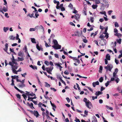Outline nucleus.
<instances>
[{"mask_svg": "<svg viewBox=\"0 0 122 122\" xmlns=\"http://www.w3.org/2000/svg\"><path fill=\"white\" fill-rule=\"evenodd\" d=\"M83 101L85 102L86 106L88 108L91 109L93 107V106L92 103L89 100H87L86 98H84Z\"/></svg>", "mask_w": 122, "mask_h": 122, "instance_id": "1", "label": "nucleus"}, {"mask_svg": "<svg viewBox=\"0 0 122 122\" xmlns=\"http://www.w3.org/2000/svg\"><path fill=\"white\" fill-rule=\"evenodd\" d=\"M113 66L112 64H108L107 66L105 67V68L107 70V71L109 70L110 71H111L112 69L113 68Z\"/></svg>", "mask_w": 122, "mask_h": 122, "instance_id": "2", "label": "nucleus"}, {"mask_svg": "<svg viewBox=\"0 0 122 122\" xmlns=\"http://www.w3.org/2000/svg\"><path fill=\"white\" fill-rule=\"evenodd\" d=\"M53 69V67H52V69H51L49 68H46L45 70L48 73L51 74V73L50 71H51Z\"/></svg>", "mask_w": 122, "mask_h": 122, "instance_id": "3", "label": "nucleus"}, {"mask_svg": "<svg viewBox=\"0 0 122 122\" xmlns=\"http://www.w3.org/2000/svg\"><path fill=\"white\" fill-rule=\"evenodd\" d=\"M26 105L32 109H33V108L34 109V108L33 106V104L32 103H31L30 104L29 102H28L27 103Z\"/></svg>", "mask_w": 122, "mask_h": 122, "instance_id": "4", "label": "nucleus"}, {"mask_svg": "<svg viewBox=\"0 0 122 122\" xmlns=\"http://www.w3.org/2000/svg\"><path fill=\"white\" fill-rule=\"evenodd\" d=\"M36 48L39 51H43V48L41 47H40L38 45V44H37L36 45Z\"/></svg>", "mask_w": 122, "mask_h": 122, "instance_id": "5", "label": "nucleus"}, {"mask_svg": "<svg viewBox=\"0 0 122 122\" xmlns=\"http://www.w3.org/2000/svg\"><path fill=\"white\" fill-rule=\"evenodd\" d=\"M92 85L94 87H95L96 85H98L99 84V82L98 81H97L95 82H93L92 83Z\"/></svg>", "mask_w": 122, "mask_h": 122, "instance_id": "6", "label": "nucleus"}, {"mask_svg": "<svg viewBox=\"0 0 122 122\" xmlns=\"http://www.w3.org/2000/svg\"><path fill=\"white\" fill-rule=\"evenodd\" d=\"M5 49H4V51H6V52L8 54H10L9 53L7 52V50L8 46V45L7 43H6L5 44Z\"/></svg>", "mask_w": 122, "mask_h": 122, "instance_id": "7", "label": "nucleus"}, {"mask_svg": "<svg viewBox=\"0 0 122 122\" xmlns=\"http://www.w3.org/2000/svg\"><path fill=\"white\" fill-rule=\"evenodd\" d=\"M102 94V92L100 91H98L96 92L95 93V94L97 96H98L99 95Z\"/></svg>", "mask_w": 122, "mask_h": 122, "instance_id": "8", "label": "nucleus"}, {"mask_svg": "<svg viewBox=\"0 0 122 122\" xmlns=\"http://www.w3.org/2000/svg\"><path fill=\"white\" fill-rule=\"evenodd\" d=\"M80 16L78 14H76V15H75V19L76 20L79 21L78 19L80 18Z\"/></svg>", "mask_w": 122, "mask_h": 122, "instance_id": "9", "label": "nucleus"}, {"mask_svg": "<svg viewBox=\"0 0 122 122\" xmlns=\"http://www.w3.org/2000/svg\"><path fill=\"white\" fill-rule=\"evenodd\" d=\"M106 59L108 60H110V56L109 55V54H107L106 56Z\"/></svg>", "mask_w": 122, "mask_h": 122, "instance_id": "10", "label": "nucleus"}, {"mask_svg": "<svg viewBox=\"0 0 122 122\" xmlns=\"http://www.w3.org/2000/svg\"><path fill=\"white\" fill-rule=\"evenodd\" d=\"M34 114H33L36 117H37L39 115V114L38 112L37 111H34Z\"/></svg>", "mask_w": 122, "mask_h": 122, "instance_id": "11", "label": "nucleus"}, {"mask_svg": "<svg viewBox=\"0 0 122 122\" xmlns=\"http://www.w3.org/2000/svg\"><path fill=\"white\" fill-rule=\"evenodd\" d=\"M29 66L33 69H37V67L35 66H33L32 65H30Z\"/></svg>", "mask_w": 122, "mask_h": 122, "instance_id": "12", "label": "nucleus"}, {"mask_svg": "<svg viewBox=\"0 0 122 122\" xmlns=\"http://www.w3.org/2000/svg\"><path fill=\"white\" fill-rule=\"evenodd\" d=\"M10 40H14L15 39V37L13 36V35H11L9 38Z\"/></svg>", "mask_w": 122, "mask_h": 122, "instance_id": "13", "label": "nucleus"}, {"mask_svg": "<svg viewBox=\"0 0 122 122\" xmlns=\"http://www.w3.org/2000/svg\"><path fill=\"white\" fill-rule=\"evenodd\" d=\"M36 98V97L35 96L33 97H28V98L27 100L30 101V100H33L34 99H35Z\"/></svg>", "mask_w": 122, "mask_h": 122, "instance_id": "14", "label": "nucleus"}, {"mask_svg": "<svg viewBox=\"0 0 122 122\" xmlns=\"http://www.w3.org/2000/svg\"><path fill=\"white\" fill-rule=\"evenodd\" d=\"M115 35L118 37L119 38L121 37L122 36V35L120 33H117L115 34Z\"/></svg>", "mask_w": 122, "mask_h": 122, "instance_id": "15", "label": "nucleus"}, {"mask_svg": "<svg viewBox=\"0 0 122 122\" xmlns=\"http://www.w3.org/2000/svg\"><path fill=\"white\" fill-rule=\"evenodd\" d=\"M56 8L57 9H60V7H59V5L60 4L59 2L58 1H57V3H56Z\"/></svg>", "mask_w": 122, "mask_h": 122, "instance_id": "16", "label": "nucleus"}, {"mask_svg": "<svg viewBox=\"0 0 122 122\" xmlns=\"http://www.w3.org/2000/svg\"><path fill=\"white\" fill-rule=\"evenodd\" d=\"M9 28L8 27H4L3 28L4 31L5 32H6L7 31L9 30Z\"/></svg>", "mask_w": 122, "mask_h": 122, "instance_id": "17", "label": "nucleus"}, {"mask_svg": "<svg viewBox=\"0 0 122 122\" xmlns=\"http://www.w3.org/2000/svg\"><path fill=\"white\" fill-rule=\"evenodd\" d=\"M31 41L33 43H36V40L34 38H31Z\"/></svg>", "mask_w": 122, "mask_h": 122, "instance_id": "18", "label": "nucleus"}, {"mask_svg": "<svg viewBox=\"0 0 122 122\" xmlns=\"http://www.w3.org/2000/svg\"><path fill=\"white\" fill-rule=\"evenodd\" d=\"M12 71L15 74H17V71L15 69H14L13 68H12Z\"/></svg>", "mask_w": 122, "mask_h": 122, "instance_id": "19", "label": "nucleus"}, {"mask_svg": "<svg viewBox=\"0 0 122 122\" xmlns=\"http://www.w3.org/2000/svg\"><path fill=\"white\" fill-rule=\"evenodd\" d=\"M6 6L7 8V5H6ZM7 10L8 9L7 8H6L4 6L3 7L2 10H3V11H4V12H5L7 11Z\"/></svg>", "mask_w": 122, "mask_h": 122, "instance_id": "20", "label": "nucleus"}, {"mask_svg": "<svg viewBox=\"0 0 122 122\" xmlns=\"http://www.w3.org/2000/svg\"><path fill=\"white\" fill-rule=\"evenodd\" d=\"M53 41L55 45H58V42L56 40H53Z\"/></svg>", "mask_w": 122, "mask_h": 122, "instance_id": "21", "label": "nucleus"}, {"mask_svg": "<svg viewBox=\"0 0 122 122\" xmlns=\"http://www.w3.org/2000/svg\"><path fill=\"white\" fill-rule=\"evenodd\" d=\"M45 87H50V84H48L47 82H45Z\"/></svg>", "mask_w": 122, "mask_h": 122, "instance_id": "22", "label": "nucleus"}, {"mask_svg": "<svg viewBox=\"0 0 122 122\" xmlns=\"http://www.w3.org/2000/svg\"><path fill=\"white\" fill-rule=\"evenodd\" d=\"M92 8L95 9H96L97 7V5H93L92 6Z\"/></svg>", "mask_w": 122, "mask_h": 122, "instance_id": "23", "label": "nucleus"}, {"mask_svg": "<svg viewBox=\"0 0 122 122\" xmlns=\"http://www.w3.org/2000/svg\"><path fill=\"white\" fill-rule=\"evenodd\" d=\"M105 37V36L102 34L99 37V38H101L102 40H104V38Z\"/></svg>", "mask_w": 122, "mask_h": 122, "instance_id": "24", "label": "nucleus"}, {"mask_svg": "<svg viewBox=\"0 0 122 122\" xmlns=\"http://www.w3.org/2000/svg\"><path fill=\"white\" fill-rule=\"evenodd\" d=\"M25 86V85L24 84H19V87H20L21 88H23V87H24Z\"/></svg>", "mask_w": 122, "mask_h": 122, "instance_id": "25", "label": "nucleus"}, {"mask_svg": "<svg viewBox=\"0 0 122 122\" xmlns=\"http://www.w3.org/2000/svg\"><path fill=\"white\" fill-rule=\"evenodd\" d=\"M122 39H121L120 38L119 39H117V42L119 44L121 43Z\"/></svg>", "mask_w": 122, "mask_h": 122, "instance_id": "26", "label": "nucleus"}, {"mask_svg": "<svg viewBox=\"0 0 122 122\" xmlns=\"http://www.w3.org/2000/svg\"><path fill=\"white\" fill-rule=\"evenodd\" d=\"M18 56H19L22 57L23 56V54L21 51H20L18 53Z\"/></svg>", "mask_w": 122, "mask_h": 122, "instance_id": "27", "label": "nucleus"}, {"mask_svg": "<svg viewBox=\"0 0 122 122\" xmlns=\"http://www.w3.org/2000/svg\"><path fill=\"white\" fill-rule=\"evenodd\" d=\"M25 94L28 96V97H30V92L27 91H25Z\"/></svg>", "mask_w": 122, "mask_h": 122, "instance_id": "28", "label": "nucleus"}, {"mask_svg": "<svg viewBox=\"0 0 122 122\" xmlns=\"http://www.w3.org/2000/svg\"><path fill=\"white\" fill-rule=\"evenodd\" d=\"M50 102L51 105L53 107H55V108H56V106L54 104H53L51 101H50Z\"/></svg>", "mask_w": 122, "mask_h": 122, "instance_id": "29", "label": "nucleus"}, {"mask_svg": "<svg viewBox=\"0 0 122 122\" xmlns=\"http://www.w3.org/2000/svg\"><path fill=\"white\" fill-rule=\"evenodd\" d=\"M95 2L96 4H98L100 3V2L99 0H95Z\"/></svg>", "mask_w": 122, "mask_h": 122, "instance_id": "30", "label": "nucleus"}, {"mask_svg": "<svg viewBox=\"0 0 122 122\" xmlns=\"http://www.w3.org/2000/svg\"><path fill=\"white\" fill-rule=\"evenodd\" d=\"M94 18L93 17H91L90 18V20L91 21V22L92 23H93L94 22Z\"/></svg>", "mask_w": 122, "mask_h": 122, "instance_id": "31", "label": "nucleus"}, {"mask_svg": "<svg viewBox=\"0 0 122 122\" xmlns=\"http://www.w3.org/2000/svg\"><path fill=\"white\" fill-rule=\"evenodd\" d=\"M100 13L101 14H104V15H105L106 16V17H107V16L106 14V12L105 11H104L103 12H100Z\"/></svg>", "mask_w": 122, "mask_h": 122, "instance_id": "32", "label": "nucleus"}, {"mask_svg": "<svg viewBox=\"0 0 122 122\" xmlns=\"http://www.w3.org/2000/svg\"><path fill=\"white\" fill-rule=\"evenodd\" d=\"M75 60H76V62H78L79 64H80V61L79 60L77 59L76 58V57H75Z\"/></svg>", "mask_w": 122, "mask_h": 122, "instance_id": "33", "label": "nucleus"}, {"mask_svg": "<svg viewBox=\"0 0 122 122\" xmlns=\"http://www.w3.org/2000/svg\"><path fill=\"white\" fill-rule=\"evenodd\" d=\"M69 7L71 9H73V5L71 3H70L68 5Z\"/></svg>", "mask_w": 122, "mask_h": 122, "instance_id": "34", "label": "nucleus"}, {"mask_svg": "<svg viewBox=\"0 0 122 122\" xmlns=\"http://www.w3.org/2000/svg\"><path fill=\"white\" fill-rule=\"evenodd\" d=\"M103 80V78L102 77H101L99 79V81H100V82H102Z\"/></svg>", "mask_w": 122, "mask_h": 122, "instance_id": "35", "label": "nucleus"}, {"mask_svg": "<svg viewBox=\"0 0 122 122\" xmlns=\"http://www.w3.org/2000/svg\"><path fill=\"white\" fill-rule=\"evenodd\" d=\"M115 27H118L119 25L118 23L117 22H116L115 24Z\"/></svg>", "mask_w": 122, "mask_h": 122, "instance_id": "36", "label": "nucleus"}, {"mask_svg": "<svg viewBox=\"0 0 122 122\" xmlns=\"http://www.w3.org/2000/svg\"><path fill=\"white\" fill-rule=\"evenodd\" d=\"M16 96L17 98H19V99H20L21 96H20L19 94H16Z\"/></svg>", "mask_w": 122, "mask_h": 122, "instance_id": "37", "label": "nucleus"}, {"mask_svg": "<svg viewBox=\"0 0 122 122\" xmlns=\"http://www.w3.org/2000/svg\"><path fill=\"white\" fill-rule=\"evenodd\" d=\"M110 82H111V81H108L106 83H105V85L106 87H107L108 85Z\"/></svg>", "mask_w": 122, "mask_h": 122, "instance_id": "38", "label": "nucleus"}, {"mask_svg": "<svg viewBox=\"0 0 122 122\" xmlns=\"http://www.w3.org/2000/svg\"><path fill=\"white\" fill-rule=\"evenodd\" d=\"M18 59L19 61H23L24 59L23 58L20 57H18Z\"/></svg>", "mask_w": 122, "mask_h": 122, "instance_id": "39", "label": "nucleus"}, {"mask_svg": "<svg viewBox=\"0 0 122 122\" xmlns=\"http://www.w3.org/2000/svg\"><path fill=\"white\" fill-rule=\"evenodd\" d=\"M35 94H34L33 92H31V93H30V96H35Z\"/></svg>", "mask_w": 122, "mask_h": 122, "instance_id": "40", "label": "nucleus"}, {"mask_svg": "<svg viewBox=\"0 0 122 122\" xmlns=\"http://www.w3.org/2000/svg\"><path fill=\"white\" fill-rule=\"evenodd\" d=\"M103 40V42H104V44H102L101 45L102 46H103L105 45L106 44V40L105 39H104V40Z\"/></svg>", "mask_w": 122, "mask_h": 122, "instance_id": "41", "label": "nucleus"}, {"mask_svg": "<svg viewBox=\"0 0 122 122\" xmlns=\"http://www.w3.org/2000/svg\"><path fill=\"white\" fill-rule=\"evenodd\" d=\"M86 87L88 88V89H89L91 92H93V90L92 89V88H91L90 87L88 86H86Z\"/></svg>", "mask_w": 122, "mask_h": 122, "instance_id": "42", "label": "nucleus"}, {"mask_svg": "<svg viewBox=\"0 0 122 122\" xmlns=\"http://www.w3.org/2000/svg\"><path fill=\"white\" fill-rule=\"evenodd\" d=\"M45 63L47 66H48L49 65V62L48 61H45Z\"/></svg>", "mask_w": 122, "mask_h": 122, "instance_id": "43", "label": "nucleus"}, {"mask_svg": "<svg viewBox=\"0 0 122 122\" xmlns=\"http://www.w3.org/2000/svg\"><path fill=\"white\" fill-rule=\"evenodd\" d=\"M67 70H66V71H65L64 72V73L66 75L69 74V73L68 72H67Z\"/></svg>", "mask_w": 122, "mask_h": 122, "instance_id": "44", "label": "nucleus"}, {"mask_svg": "<svg viewBox=\"0 0 122 122\" xmlns=\"http://www.w3.org/2000/svg\"><path fill=\"white\" fill-rule=\"evenodd\" d=\"M116 41H115L114 43L113 46H112V47L113 48H114L116 47Z\"/></svg>", "mask_w": 122, "mask_h": 122, "instance_id": "45", "label": "nucleus"}, {"mask_svg": "<svg viewBox=\"0 0 122 122\" xmlns=\"http://www.w3.org/2000/svg\"><path fill=\"white\" fill-rule=\"evenodd\" d=\"M27 111H29L32 114H34V111H32V110H27Z\"/></svg>", "mask_w": 122, "mask_h": 122, "instance_id": "46", "label": "nucleus"}, {"mask_svg": "<svg viewBox=\"0 0 122 122\" xmlns=\"http://www.w3.org/2000/svg\"><path fill=\"white\" fill-rule=\"evenodd\" d=\"M106 35L105 36V37L106 38V39H107L108 37V35L107 33L106 34H105Z\"/></svg>", "mask_w": 122, "mask_h": 122, "instance_id": "47", "label": "nucleus"}, {"mask_svg": "<svg viewBox=\"0 0 122 122\" xmlns=\"http://www.w3.org/2000/svg\"><path fill=\"white\" fill-rule=\"evenodd\" d=\"M120 53L121 54L120 55L118 56V58H120L122 57V52L121 51H120Z\"/></svg>", "mask_w": 122, "mask_h": 122, "instance_id": "48", "label": "nucleus"}, {"mask_svg": "<svg viewBox=\"0 0 122 122\" xmlns=\"http://www.w3.org/2000/svg\"><path fill=\"white\" fill-rule=\"evenodd\" d=\"M12 62L13 64H15L16 65H18L17 63L15 62V60H12Z\"/></svg>", "mask_w": 122, "mask_h": 122, "instance_id": "49", "label": "nucleus"}, {"mask_svg": "<svg viewBox=\"0 0 122 122\" xmlns=\"http://www.w3.org/2000/svg\"><path fill=\"white\" fill-rule=\"evenodd\" d=\"M42 105V103L40 102H39V104H38V105L39 106V107H41V105Z\"/></svg>", "mask_w": 122, "mask_h": 122, "instance_id": "50", "label": "nucleus"}, {"mask_svg": "<svg viewBox=\"0 0 122 122\" xmlns=\"http://www.w3.org/2000/svg\"><path fill=\"white\" fill-rule=\"evenodd\" d=\"M34 15V14L32 13L31 15H30V14H28V15H29L30 17L32 18L33 17V15Z\"/></svg>", "mask_w": 122, "mask_h": 122, "instance_id": "51", "label": "nucleus"}, {"mask_svg": "<svg viewBox=\"0 0 122 122\" xmlns=\"http://www.w3.org/2000/svg\"><path fill=\"white\" fill-rule=\"evenodd\" d=\"M61 8V10L62 11H64L65 10V8L63 7H61V8Z\"/></svg>", "mask_w": 122, "mask_h": 122, "instance_id": "52", "label": "nucleus"}, {"mask_svg": "<svg viewBox=\"0 0 122 122\" xmlns=\"http://www.w3.org/2000/svg\"><path fill=\"white\" fill-rule=\"evenodd\" d=\"M35 30V29L34 28H31L29 30L30 31H34Z\"/></svg>", "mask_w": 122, "mask_h": 122, "instance_id": "53", "label": "nucleus"}, {"mask_svg": "<svg viewBox=\"0 0 122 122\" xmlns=\"http://www.w3.org/2000/svg\"><path fill=\"white\" fill-rule=\"evenodd\" d=\"M57 45V49H60L61 48V46L60 45H58V44Z\"/></svg>", "mask_w": 122, "mask_h": 122, "instance_id": "54", "label": "nucleus"}, {"mask_svg": "<svg viewBox=\"0 0 122 122\" xmlns=\"http://www.w3.org/2000/svg\"><path fill=\"white\" fill-rule=\"evenodd\" d=\"M97 96H96L95 97L92 96V99L93 100H94L95 99H97Z\"/></svg>", "mask_w": 122, "mask_h": 122, "instance_id": "55", "label": "nucleus"}, {"mask_svg": "<svg viewBox=\"0 0 122 122\" xmlns=\"http://www.w3.org/2000/svg\"><path fill=\"white\" fill-rule=\"evenodd\" d=\"M56 65H57L58 66H59L60 67V68H62V67L60 65L58 64L57 63L56 64Z\"/></svg>", "mask_w": 122, "mask_h": 122, "instance_id": "56", "label": "nucleus"}, {"mask_svg": "<svg viewBox=\"0 0 122 122\" xmlns=\"http://www.w3.org/2000/svg\"><path fill=\"white\" fill-rule=\"evenodd\" d=\"M24 48L25 50V52L27 53V46L26 45L25 46Z\"/></svg>", "mask_w": 122, "mask_h": 122, "instance_id": "57", "label": "nucleus"}, {"mask_svg": "<svg viewBox=\"0 0 122 122\" xmlns=\"http://www.w3.org/2000/svg\"><path fill=\"white\" fill-rule=\"evenodd\" d=\"M10 51L11 52L13 53H14V54H15V52H14V50L13 49H12L11 48H10Z\"/></svg>", "mask_w": 122, "mask_h": 122, "instance_id": "58", "label": "nucleus"}, {"mask_svg": "<svg viewBox=\"0 0 122 122\" xmlns=\"http://www.w3.org/2000/svg\"><path fill=\"white\" fill-rule=\"evenodd\" d=\"M27 74L26 73H25L23 74H21V75L22 77H25V76Z\"/></svg>", "mask_w": 122, "mask_h": 122, "instance_id": "59", "label": "nucleus"}, {"mask_svg": "<svg viewBox=\"0 0 122 122\" xmlns=\"http://www.w3.org/2000/svg\"><path fill=\"white\" fill-rule=\"evenodd\" d=\"M40 29H41L43 30H44V28L43 26L42 25H41L39 27Z\"/></svg>", "mask_w": 122, "mask_h": 122, "instance_id": "60", "label": "nucleus"}, {"mask_svg": "<svg viewBox=\"0 0 122 122\" xmlns=\"http://www.w3.org/2000/svg\"><path fill=\"white\" fill-rule=\"evenodd\" d=\"M52 47L54 49H57V45L54 46L53 45L52 46Z\"/></svg>", "mask_w": 122, "mask_h": 122, "instance_id": "61", "label": "nucleus"}, {"mask_svg": "<svg viewBox=\"0 0 122 122\" xmlns=\"http://www.w3.org/2000/svg\"><path fill=\"white\" fill-rule=\"evenodd\" d=\"M119 61L117 60L116 59H115V62L116 64H117L118 63Z\"/></svg>", "mask_w": 122, "mask_h": 122, "instance_id": "62", "label": "nucleus"}, {"mask_svg": "<svg viewBox=\"0 0 122 122\" xmlns=\"http://www.w3.org/2000/svg\"><path fill=\"white\" fill-rule=\"evenodd\" d=\"M83 41L85 43H86L87 42V40L86 39H83Z\"/></svg>", "mask_w": 122, "mask_h": 122, "instance_id": "63", "label": "nucleus"}, {"mask_svg": "<svg viewBox=\"0 0 122 122\" xmlns=\"http://www.w3.org/2000/svg\"><path fill=\"white\" fill-rule=\"evenodd\" d=\"M114 32L115 33H117L118 30L116 28H115L114 29Z\"/></svg>", "mask_w": 122, "mask_h": 122, "instance_id": "64", "label": "nucleus"}]
</instances>
